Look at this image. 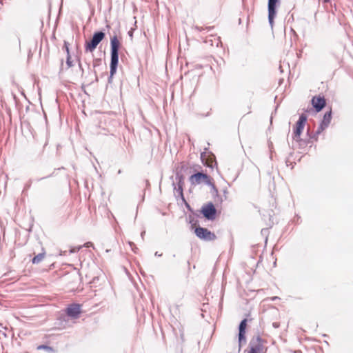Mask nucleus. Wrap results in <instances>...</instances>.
Returning <instances> with one entry per match:
<instances>
[{"instance_id":"f257e3e1","label":"nucleus","mask_w":353,"mask_h":353,"mask_svg":"<svg viewBox=\"0 0 353 353\" xmlns=\"http://www.w3.org/2000/svg\"><path fill=\"white\" fill-rule=\"evenodd\" d=\"M105 33L101 31L95 32L90 40L85 41L84 48L86 52H92L97 46L105 38Z\"/></svg>"},{"instance_id":"f03ea898","label":"nucleus","mask_w":353,"mask_h":353,"mask_svg":"<svg viewBox=\"0 0 353 353\" xmlns=\"http://www.w3.org/2000/svg\"><path fill=\"white\" fill-rule=\"evenodd\" d=\"M200 212L208 220H214L216 218V210L212 203L204 204Z\"/></svg>"},{"instance_id":"7ed1b4c3","label":"nucleus","mask_w":353,"mask_h":353,"mask_svg":"<svg viewBox=\"0 0 353 353\" xmlns=\"http://www.w3.org/2000/svg\"><path fill=\"white\" fill-rule=\"evenodd\" d=\"M190 182L193 185H196L202 183H209L210 177L208 174L198 172L190 176Z\"/></svg>"},{"instance_id":"20e7f679","label":"nucleus","mask_w":353,"mask_h":353,"mask_svg":"<svg viewBox=\"0 0 353 353\" xmlns=\"http://www.w3.org/2000/svg\"><path fill=\"white\" fill-rule=\"evenodd\" d=\"M194 232L199 239L205 241H212L216 239V236L214 233H212L208 229L204 228L197 227L196 228Z\"/></svg>"},{"instance_id":"39448f33","label":"nucleus","mask_w":353,"mask_h":353,"mask_svg":"<svg viewBox=\"0 0 353 353\" xmlns=\"http://www.w3.org/2000/svg\"><path fill=\"white\" fill-rule=\"evenodd\" d=\"M81 307L79 303L70 304L65 308V314L72 319H77L81 313Z\"/></svg>"},{"instance_id":"423d86ee","label":"nucleus","mask_w":353,"mask_h":353,"mask_svg":"<svg viewBox=\"0 0 353 353\" xmlns=\"http://www.w3.org/2000/svg\"><path fill=\"white\" fill-rule=\"evenodd\" d=\"M307 118L304 114H301L296 124V128L294 130V139L296 141H299L300 139V136L303 130Z\"/></svg>"},{"instance_id":"0eeeda50","label":"nucleus","mask_w":353,"mask_h":353,"mask_svg":"<svg viewBox=\"0 0 353 353\" xmlns=\"http://www.w3.org/2000/svg\"><path fill=\"white\" fill-rule=\"evenodd\" d=\"M249 346L250 350L248 353H261L263 350V346L259 337L252 339Z\"/></svg>"},{"instance_id":"6e6552de","label":"nucleus","mask_w":353,"mask_h":353,"mask_svg":"<svg viewBox=\"0 0 353 353\" xmlns=\"http://www.w3.org/2000/svg\"><path fill=\"white\" fill-rule=\"evenodd\" d=\"M121 36L116 33L110 37L111 52L119 53L121 47Z\"/></svg>"},{"instance_id":"1a4fd4ad","label":"nucleus","mask_w":353,"mask_h":353,"mask_svg":"<svg viewBox=\"0 0 353 353\" xmlns=\"http://www.w3.org/2000/svg\"><path fill=\"white\" fill-rule=\"evenodd\" d=\"M279 0H268V21L271 26L273 27L274 19L276 17V5Z\"/></svg>"},{"instance_id":"9d476101","label":"nucleus","mask_w":353,"mask_h":353,"mask_svg":"<svg viewBox=\"0 0 353 353\" xmlns=\"http://www.w3.org/2000/svg\"><path fill=\"white\" fill-rule=\"evenodd\" d=\"M331 119H332L331 111L326 112L325 114L323 121H321L316 133L317 134H319L321 132H323L329 125V124L330 123Z\"/></svg>"},{"instance_id":"9b49d317","label":"nucleus","mask_w":353,"mask_h":353,"mask_svg":"<svg viewBox=\"0 0 353 353\" xmlns=\"http://www.w3.org/2000/svg\"><path fill=\"white\" fill-rule=\"evenodd\" d=\"M119 62V53L111 52L110 77H112L117 71Z\"/></svg>"},{"instance_id":"f8f14e48","label":"nucleus","mask_w":353,"mask_h":353,"mask_svg":"<svg viewBox=\"0 0 353 353\" xmlns=\"http://www.w3.org/2000/svg\"><path fill=\"white\" fill-rule=\"evenodd\" d=\"M246 323L247 320L243 319L240 325H239V346L241 347L243 343H245V327H246Z\"/></svg>"},{"instance_id":"ddd939ff","label":"nucleus","mask_w":353,"mask_h":353,"mask_svg":"<svg viewBox=\"0 0 353 353\" xmlns=\"http://www.w3.org/2000/svg\"><path fill=\"white\" fill-rule=\"evenodd\" d=\"M312 103L316 112H319L325 105V100L323 97H314Z\"/></svg>"},{"instance_id":"4468645a","label":"nucleus","mask_w":353,"mask_h":353,"mask_svg":"<svg viewBox=\"0 0 353 353\" xmlns=\"http://www.w3.org/2000/svg\"><path fill=\"white\" fill-rule=\"evenodd\" d=\"M46 257V252L43 251L41 253L36 255L32 260L33 264H38L42 261Z\"/></svg>"},{"instance_id":"2eb2a0df","label":"nucleus","mask_w":353,"mask_h":353,"mask_svg":"<svg viewBox=\"0 0 353 353\" xmlns=\"http://www.w3.org/2000/svg\"><path fill=\"white\" fill-rule=\"evenodd\" d=\"M205 156H206L205 153L201 154V158L202 161L205 165H207L208 167H212V163H213V157L209 156L208 158L205 160Z\"/></svg>"},{"instance_id":"dca6fc26","label":"nucleus","mask_w":353,"mask_h":353,"mask_svg":"<svg viewBox=\"0 0 353 353\" xmlns=\"http://www.w3.org/2000/svg\"><path fill=\"white\" fill-rule=\"evenodd\" d=\"M66 64H67V68H70L72 66H73L72 61V58H71V55L70 54H68L67 56Z\"/></svg>"},{"instance_id":"f3484780","label":"nucleus","mask_w":353,"mask_h":353,"mask_svg":"<svg viewBox=\"0 0 353 353\" xmlns=\"http://www.w3.org/2000/svg\"><path fill=\"white\" fill-rule=\"evenodd\" d=\"M38 350H52V347L48 346V345H39L37 348Z\"/></svg>"},{"instance_id":"a211bd4d","label":"nucleus","mask_w":353,"mask_h":353,"mask_svg":"<svg viewBox=\"0 0 353 353\" xmlns=\"http://www.w3.org/2000/svg\"><path fill=\"white\" fill-rule=\"evenodd\" d=\"M64 48L65 49V51H66V53H67V56L68 54H70V49H69V46H68V43L67 42L65 41L64 43Z\"/></svg>"},{"instance_id":"6ab92c4d","label":"nucleus","mask_w":353,"mask_h":353,"mask_svg":"<svg viewBox=\"0 0 353 353\" xmlns=\"http://www.w3.org/2000/svg\"><path fill=\"white\" fill-rule=\"evenodd\" d=\"M92 245V243L91 242H88V243H85L83 246H85L86 248H89Z\"/></svg>"},{"instance_id":"aec40b11","label":"nucleus","mask_w":353,"mask_h":353,"mask_svg":"<svg viewBox=\"0 0 353 353\" xmlns=\"http://www.w3.org/2000/svg\"><path fill=\"white\" fill-rule=\"evenodd\" d=\"M272 325L274 327L278 328L279 327V323L277 322H274V323H273Z\"/></svg>"},{"instance_id":"412c9836","label":"nucleus","mask_w":353,"mask_h":353,"mask_svg":"<svg viewBox=\"0 0 353 353\" xmlns=\"http://www.w3.org/2000/svg\"><path fill=\"white\" fill-rule=\"evenodd\" d=\"M81 246L80 247H78L77 248H74L72 250H71V252H76V251H79L80 249H81Z\"/></svg>"},{"instance_id":"4be33fe9","label":"nucleus","mask_w":353,"mask_h":353,"mask_svg":"<svg viewBox=\"0 0 353 353\" xmlns=\"http://www.w3.org/2000/svg\"><path fill=\"white\" fill-rule=\"evenodd\" d=\"M323 1H324V2L328 3V2H330L331 0H323Z\"/></svg>"}]
</instances>
